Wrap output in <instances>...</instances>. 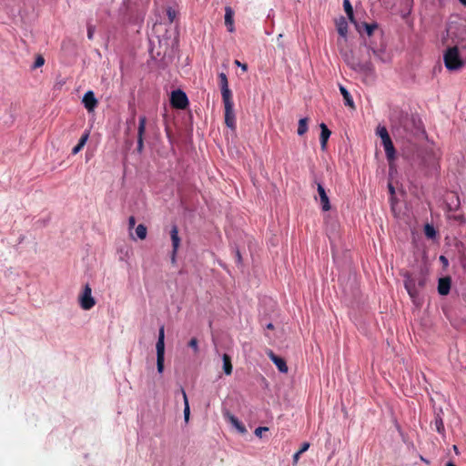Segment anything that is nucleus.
I'll return each mask as SVG.
<instances>
[{
  "label": "nucleus",
  "mask_w": 466,
  "mask_h": 466,
  "mask_svg": "<svg viewBox=\"0 0 466 466\" xmlns=\"http://www.w3.org/2000/svg\"><path fill=\"white\" fill-rule=\"evenodd\" d=\"M340 55L344 62L354 71L363 74H370L374 71V66L370 61V48L365 46L360 48L355 54L351 50H340Z\"/></svg>",
  "instance_id": "1"
},
{
  "label": "nucleus",
  "mask_w": 466,
  "mask_h": 466,
  "mask_svg": "<svg viewBox=\"0 0 466 466\" xmlns=\"http://www.w3.org/2000/svg\"><path fill=\"white\" fill-rule=\"evenodd\" d=\"M221 95L224 103L225 124L232 130L236 129V116L233 110L232 94L228 88V78L224 73L220 76Z\"/></svg>",
  "instance_id": "2"
},
{
  "label": "nucleus",
  "mask_w": 466,
  "mask_h": 466,
  "mask_svg": "<svg viewBox=\"0 0 466 466\" xmlns=\"http://www.w3.org/2000/svg\"><path fill=\"white\" fill-rule=\"evenodd\" d=\"M466 48V45L462 46ZM443 61L445 67L449 71H459L466 65V57L464 58L459 51L457 46L448 47L443 54Z\"/></svg>",
  "instance_id": "3"
},
{
  "label": "nucleus",
  "mask_w": 466,
  "mask_h": 466,
  "mask_svg": "<svg viewBox=\"0 0 466 466\" xmlns=\"http://www.w3.org/2000/svg\"><path fill=\"white\" fill-rule=\"evenodd\" d=\"M390 125L392 130L400 134L408 132L411 128V119L409 114L402 111H395L390 116Z\"/></svg>",
  "instance_id": "4"
},
{
  "label": "nucleus",
  "mask_w": 466,
  "mask_h": 466,
  "mask_svg": "<svg viewBox=\"0 0 466 466\" xmlns=\"http://www.w3.org/2000/svg\"><path fill=\"white\" fill-rule=\"evenodd\" d=\"M424 285L425 279L423 278H416L408 273L405 275L404 287L414 303L419 298L420 289H422Z\"/></svg>",
  "instance_id": "5"
},
{
  "label": "nucleus",
  "mask_w": 466,
  "mask_h": 466,
  "mask_svg": "<svg viewBox=\"0 0 466 466\" xmlns=\"http://www.w3.org/2000/svg\"><path fill=\"white\" fill-rule=\"evenodd\" d=\"M170 104L176 109H185L188 105V99L184 91L176 89L171 92Z\"/></svg>",
  "instance_id": "6"
},
{
  "label": "nucleus",
  "mask_w": 466,
  "mask_h": 466,
  "mask_svg": "<svg viewBox=\"0 0 466 466\" xmlns=\"http://www.w3.org/2000/svg\"><path fill=\"white\" fill-rule=\"evenodd\" d=\"M79 304L85 310H89L96 305V300L92 297V289L89 284L84 287L83 292L79 296Z\"/></svg>",
  "instance_id": "7"
},
{
  "label": "nucleus",
  "mask_w": 466,
  "mask_h": 466,
  "mask_svg": "<svg viewBox=\"0 0 466 466\" xmlns=\"http://www.w3.org/2000/svg\"><path fill=\"white\" fill-rule=\"evenodd\" d=\"M170 238L172 241V254H171V261L172 263H175L176 261V255L177 252V249L180 246V238L178 236V229L177 226H173L170 230Z\"/></svg>",
  "instance_id": "8"
},
{
  "label": "nucleus",
  "mask_w": 466,
  "mask_h": 466,
  "mask_svg": "<svg viewBox=\"0 0 466 466\" xmlns=\"http://www.w3.org/2000/svg\"><path fill=\"white\" fill-rule=\"evenodd\" d=\"M82 102L88 112L94 111L97 106V100L95 97L93 91H87L84 95Z\"/></svg>",
  "instance_id": "9"
},
{
  "label": "nucleus",
  "mask_w": 466,
  "mask_h": 466,
  "mask_svg": "<svg viewBox=\"0 0 466 466\" xmlns=\"http://www.w3.org/2000/svg\"><path fill=\"white\" fill-rule=\"evenodd\" d=\"M268 358L272 360V362L277 366L278 370L282 373L288 372V366L284 359L274 354L272 350L268 352Z\"/></svg>",
  "instance_id": "10"
},
{
  "label": "nucleus",
  "mask_w": 466,
  "mask_h": 466,
  "mask_svg": "<svg viewBox=\"0 0 466 466\" xmlns=\"http://www.w3.org/2000/svg\"><path fill=\"white\" fill-rule=\"evenodd\" d=\"M317 189L320 198L322 209L324 211H329L330 209L329 199L321 183H317Z\"/></svg>",
  "instance_id": "11"
},
{
  "label": "nucleus",
  "mask_w": 466,
  "mask_h": 466,
  "mask_svg": "<svg viewBox=\"0 0 466 466\" xmlns=\"http://www.w3.org/2000/svg\"><path fill=\"white\" fill-rule=\"evenodd\" d=\"M165 329L164 326L160 327L158 332V339L156 345L157 357H165Z\"/></svg>",
  "instance_id": "12"
},
{
  "label": "nucleus",
  "mask_w": 466,
  "mask_h": 466,
  "mask_svg": "<svg viewBox=\"0 0 466 466\" xmlns=\"http://www.w3.org/2000/svg\"><path fill=\"white\" fill-rule=\"evenodd\" d=\"M451 281L449 277L440 279L438 283V292L442 296L448 295L451 290Z\"/></svg>",
  "instance_id": "13"
},
{
  "label": "nucleus",
  "mask_w": 466,
  "mask_h": 466,
  "mask_svg": "<svg viewBox=\"0 0 466 466\" xmlns=\"http://www.w3.org/2000/svg\"><path fill=\"white\" fill-rule=\"evenodd\" d=\"M382 145H383V147L385 150L387 159L390 162L393 161L396 157V150H395V147L393 146L391 139L389 141L383 142Z\"/></svg>",
  "instance_id": "14"
},
{
  "label": "nucleus",
  "mask_w": 466,
  "mask_h": 466,
  "mask_svg": "<svg viewBox=\"0 0 466 466\" xmlns=\"http://www.w3.org/2000/svg\"><path fill=\"white\" fill-rule=\"evenodd\" d=\"M339 91L343 96L345 106L355 109V104L350 92L341 85L339 86Z\"/></svg>",
  "instance_id": "15"
},
{
  "label": "nucleus",
  "mask_w": 466,
  "mask_h": 466,
  "mask_svg": "<svg viewBox=\"0 0 466 466\" xmlns=\"http://www.w3.org/2000/svg\"><path fill=\"white\" fill-rule=\"evenodd\" d=\"M320 129H321L320 137H319L320 145H321V148L325 149V147L327 146L328 139H329L331 132L329 131V129L324 123L320 124Z\"/></svg>",
  "instance_id": "16"
},
{
  "label": "nucleus",
  "mask_w": 466,
  "mask_h": 466,
  "mask_svg": "<svg viewBox=\"0 0 466 466\" xmlns=\"http://www.w3.org/2000/svg\"><path fill=\"white\" fill-rule=\"evenodd\" d=\"M397 3H399L400 5V11L402 16H406L408 14H410L412 7L413 0H396V3H394V5H396Z\"/></svg>",
  "instance_id": "17"
},
{
  "label": "nucleus",
  "mask_w": 466,
  "mask_h": 466,
  "mask_svg": "<svg viewBox=\"0 0 466 466\" xmlns=\"http://www.w3.org/2000/svg\"><path fill=\"white\" fill-rule=\"evenodd\" d=\"M233 16L234 12L230 7H226L225 9V25L228 27V30L229 32H233L235 30L234 25H233Z\"/></svg>",
  "instance_id": "18"
},
{
  "label": "nucleus",
  "mask_w": 466,
  "mask_h": 466,
  "mask_svg": "<svg viewBox=\"0 0 466 466\" xmlns=\"http://www.w3.org/2000/svg\"><path fill=\"white\" fill-rule=\"evenodd\" d=\"M180 392H181L183 400H184V406H185L184 407V420H185V422L187 423V422H188V420H189L190 408H189L187 394L183 388L180 389Z\"/></svg>",
  "instance_id": "19"
},
{
  "label": "nucleus",
  "mask_w": 466,
  "mask_h": 466,
  "mask_svg": "<svg viewBox=\"0 0 466 466\" xmlns=\"http://www.w3.org/2000/svg\"><path fill=\"white\" fill-rule=\"evenodd\" d=\"M337 30H338V33L342 36V37H345L347 33H348V23L347 21L345 20V18L341 17L338 22H337Z\"/></svg>",
  "instance_id": "20"
},
{
  "label": "nucleus",
  "mask_w": 466,
  "mask_h": 466,
  "mask_svg": "<svg viewBox=\"0 0 466 466\" xmlns=\"http://www.w3.org/2000/svg\"><path fill=\"white\" fill-rule=\"evenodd\" d=\"M147 117L142 116L139 117L138 128H137V138H144L146 132Z\"/></svg>",
  "instance_id": "21"
},
{
  "label": "nucleus",
  "mask_w": 466,
  "mask_h": 466,
  "mask_svg": "<svg viewBox=\"0 0 466 466\" xmlns=\"http://www.w3.org/2000/svg\"><path fill=\"white\" fill-rule=\"evenodd\" d=\"M223 370L227 375L232 373L231 359L228 354L223 355Z\"/></svg>",
  "instance_id": "22"
},
{
  "label": "nucleus",
  "mask_w": 466,
  "mask_h": 466,
  "mask_svg": "<svg viewBox=\"0 0 466 466\" xmlns=\"http://www.w3.org/2000/svg\"><path fill=\"white\" fill-rule=\"evenodd\" d=\"M377 135L381 138L382 143L391 139L385 127L379 126Z\"/></svg>",
  "instance_id": "23"
},
{
  "label": "nucleus",
  "mask_w": 466,
  "mask_h": 466,
  "mask_svg": "<svg viewBox=\"0 0 466 466\" xmlns=\"http://www.w3.org/2000/svg\"><path fill=\"white\" fill-rule=\"evenodd\" d=\"M308 131V118H301L299 121L298 135L303 136Z\"/></svg>",
  "instance_id": "24"
},
{
  "label": "nucleus",
  "mask_w": 466,
  "mask_h": 466,
  "mask_svg": "<svg viewBox=\"0 0 466 466\" xmlns=\"http://www.w3.org/2000/svg\"><path fill=\"white\" fill-rule=\"evenodd\" d=\"M343 7H344V10H345L349 19L350 21H353L354 20L353 8H352V5H351L350 0H343Z\"/></svg>",
  "instance_id": "25"
},
{
  "label": "nucleus",
  "mask_w": 466,
  "mask_h": 466,
  "mask_svg": "<svg viewBox=\"0 0 466 466\" xmlns=\"http://www.w3.org/2000/svg\"><path fill=\"white\" fill-rule=\"evenodd\" d=\"M136 234L139 239H145L147 238V227L143 224H139L136 228Z\"/></svg>",
  "instance_id": "26"
},
{
  "label": "nucleus",
  "mask_w": 466,
  "mask_h": 466,
  "mask_svg": "<svg viewBox=\"0 0 466 466\" xmlns=\"http://www.w3.org/2000/svg\"><path fill=\"white\" fill-rule=\"evenodd\" d=\"M433 424H434L435 430L439 433H443L444 432V431H445L444 423H443L442 419L439 415H437L435 417Z\"/></svg>",
  "instance_id": "27"
},
{
  "label": "nucleus",
  "mask_w": 466,
  "mask_h": 466,
  "mask_svg": "<svg viewBox=\"0 0 466 466\" xmlns=\"http://www.w3.org/2000/svg\"><path fill=\"white\" fill-rule=\"evenodd\" d=\"M424 234L428 238H434L436 237V230L433 226L426 224L424 227Z\"/></svg>",
  "instance_id": "28"
},
{
  "label": "nucleus",
  "mask_w": 466,
  "mask_h": 466,
  "mask_svg": "<svg viewBox=\"0 0 466 466\" xmlns=\"http://www.w3.org/2000/svg\"><path fill=\"white\" fill-rule=\"evenodd\" d=\"M167 22L168 24H172L176 17H177V12L175 9H173L172 7H168L167 9Z\"/></svg>",
  "instance_id": "29"
},
{
  "label": "nucleus",
  "mask_w": 466,
  "mask_h": 466,
  "mask_svg": "<svg viewBox=\"0 0 466 466\" xmlns=\"http://www.w3.org/2000/svg\"><path fill=\"white\" fill-rule=\"evenodd\" d=\"M164 360H165V357H157V371L159 373H162L163 372V370H164Z\"/></svg>",
  "instance_id": "30"
},
{
  "label": "nucleus",
  "mask_w": 466,
  "mask_h": 466,
  "mask_svg": "<svg viewBox=\"0 0 466 466\" xmlns=\"http://www.w3.org/2000/svg\"><path fill=\"white\" fill-rule=\"evenodd\" d=\"M229 420L231 421V423L236 426L238 429H239L241 431H245V428L241 425V423L238 421V420L234 417V416H230L229 417Z\"/></svg>",
  "instance_id": "31"
},
{
  "label": "nucleus",
  "mask_w": 466,
  "mask_h": 466,
  "mask_svg": "<svg viewBox=\"0 0 466 466\" xmlns=\"http://www.w3.org/2000/svg\"><path fill=\"white\" fill-rule=\"evenodd\" d=\"M44 64H45L44 57L42 56H37V57L35 58V61L34 63L33 68L34 69L38 68V67L42 66Z\"/></svg>",
  "instance_id": "32"
},
{
  "label": "nucleus",
  "mask_w": 466,
  "mask_h": 466,
  "mask_svg": "<svg viewBox=\"0 0 466 466\" xmlns=\"http://www.w3.org/2000/svg\"><path fill=\"white\" fill-rule=\"evenodd\" d=\"M88 137H89V133L86 132L85 134L82 135V137H80L77 144H79L81 147H84L88 139Z\"/></svg>",
  "instance_id": "33"
},
{
  "label": "nucleus",
  "mask_w": 466,
  "mask_h": 466,
  "mask_svg": "<svg viewBox=\"0 0 466 466\" xmlns=\"http://www.w3.org/2000/svg\"><path fill=\"white\" fill-rule=\"evenodd\" d=\"M198 341L196 338H192L189 342H188V346L190 348H192L195 351L198 350Z\"/></svg>",
  "instance_id": "34"
},
{
  "label": "nucleus",
  "mask_w": 466,
  "mask_h": 466,
  "mask_svg": "<svg viewBox=\"0 0 466 466\" xmlns=\"http://www.w3.org/2000/svg\"><path fill=\"white\" fill-rule=\"evenodd\" d=\"M144 148V138H137V152L141 153Z\"/></svg>",
  "instance_id": "35"
},
{
  "label": "nucleus",
  "mask_w": 466,
  "mask_h": 466,
  "mask_svg": "<svg viewBox=\"0 0 466 466\" xmlns=\"http://www.w3.org/2000/svg\"><path fill=\"white\" fill-rule=\"evenodd\" d=\"M365 27H366L367 34L369 35H370L372 34L373 30L377 27V25H376L366 24Z\"/></svg>",
  "instance_id": "36"
},
{
  "label": "nucleus",
  "mask_w": 466,
  "mask_h": 466,
  "mask_svg": "<svg viewBox=\"0 0 466 466\" xmlns=\"http://www.w3.org/2000/svg\"><path fill=\"white\" fill-rule=\"evenodd\" d=\"M95 28L93 25H88L87 27V37L89 40L93 39Z\"/></svg>",
  "instance_id": "37"
},
{
  "label": "nucleus",
  "mask_w": 466,
  "mask_h": 466,
  "mask_svg": "<svg viewBox=\"0 0 466 466\" xmlns=\"http://www.w3.org/2000/svg\"><path fill=\"white\" fill-rule=\"evenodd\" d=\"M309 442H304V443H302L300 449L298 451L302 454L305 451H307L309 450Z\"/></svg>",
  "instance_id": "38"
},
{
  "label": "nucleus",
  "mask_w": 466,
  "mask_h": 466,
  "mask_svg": "<svg viewBox=\"0 0 466 466\" xmlns=\"http://www.w3.org/2000/svg\"><path fill=\"white\" fill-rule=\"evenodd\" d=\"M234 64L239 67H241V69L246 72L248 70V65L247 64H243L241 62H239L238 60H235Z\"/></svg>",
  "instance_id": "39"
},
{
  "label": "nucleus",
  "mask_w": 466,
  "mask_h": 466,
  "mask_svg": "<svg viewBox=\"0 0 466 466\" xmlns=\"http://www.w3.org/2000/svg\"><path fill=\"white\" fill-rule=\"evenodd\" d=\"M136 225V218L135 217L131 216L128 218V228L132 229Z\"/></svg>",
  "instance_id": "40"
},
{
  "label": "nucleus",
  "mask_w": 466,
  "mask_h": 466,
  "mask_svg": "<svg viewBox=\"0 0 466 466\" xmlns=\"http://www.w3.org/2000/svg\"><path fill=\"white\" fill-rule=\"evenodd\" d=\"M268 429L267 427H258L255 430V434L257 436H261L262 431H268Z\"/></svg>",
  "instance_id": "41"
},
{
  "label": "nucleus",
  "mask_w": 466,
  "mask_h": 466,
  "mask_svg": "<svg viewBox=\"0 0 466 466\" xmlns=\"http://www.w3.org/2000/svg\"><path fill=\"white\" fill-rule=\"evenodd\" d=\"M83 147H81L79 144H77L76 147L72 149V154L76 155L78 152L82 150Z\"/></svg>",
  "instance_id": "42"
},
{
  "label": "nucleus",
  "mask_w": 466,
  "mask_h": 466,
  "mask_svg": "<svg viewBox=\"0 0 466 466\" xmlns=\"http://www.w3.org/2000/svg\"><path fill=\"white\" fill-rule=\"evenodd\" d=\"M300 455H301V453H300V452H299V451H297V452L293 455V462H294V463H297V462H298V461H299V459Z\"/></svg>",
  "instance_id": "43"
},
{
  "label": "nucleus",
  "mask_w": 466,
  "mask_h": 466,
  "mask_svg": "<svg viewBox=\"0 0 466 466\" xmlns=\"http://www.w3.org/2000/svg\"><path fill=\"white\" fill-rule=\"evenodd\" d=\"M389 191L391 195H394L395 193L394 187L391 184H389Z\"/></svg>",
  "instance_id": "44"
},
{
  "label": "nucleus",
  "mask_w": 466,
  "mask_h": 466,
  "mask_svg": "<svg viewBox=\"0 0 466 466\" xmlns=\"http://www.w3.org/2000/svg\"><path fill=\"white\" fill-rule=\"evenodd\" d=\"M440 259H441L442 262H444V263H448V260H447V258H446L444 256H441V257H440Z\"/></svg>",
  "instance_id": "45"
},
{
  "label": "nucleus",
  "mask_w": 466,
  "mask_h": 466,
  "mask_svg": "<svg viewBox=\"0 0 466 466\" xmlns=\"http://www.w3.org/2000/svg\"><path fill=\"white\" fill-rule=\"evenodd\" d=\"M267 328H268V329H274V326H273V324H272V323H268V324L267 325Z\"/></svg>",
  "instance_id": "46"
},
{
  "label": "nucleus",
  "mask_w": 466,
  "mask_h": 466,
  "mask_svg": "<svg viewBox=\"0 0 466 466\" xmlns=\"http://www.w3.org/2000/svg\"><path fill=\"white\" fill-rule=\"evenodd\" d=\"M370 50L372 51V53L375 55V56H379V53L376 49L374 48H370Z\"/></svg>",
  "instance_id": "47"
},
{
  "label": "nucleus",
  "mask_w": 466,
  "mask_h": 466,
  "mask_svg": "<svg viewBox=\"0 0 466 466\" xmlns=\"http://www.w3.org/2000/svg\"><path fill=\"white\" fill-rule=\"evenodd\" d=\"M460 2H461L463 5H466V0H460Z\"/></svg>",
  "instance_id": "48"
},
{
  "label": "nucleus",
  "mask_w": 466,
  "mask_h": 466,
  "mask_svg": "<svg viewBox=\"0 0 466 466\" xmlns=\"http://www.w3.org/2000/svg\"><path fill=\"white\" fill-rule=\"evenodd\" d=\"M237 256H238V260H240V258H241V257H240L239 252H238V253H237Z\"/></svg>",
  "instance_id": "49"
}]
</instances>
